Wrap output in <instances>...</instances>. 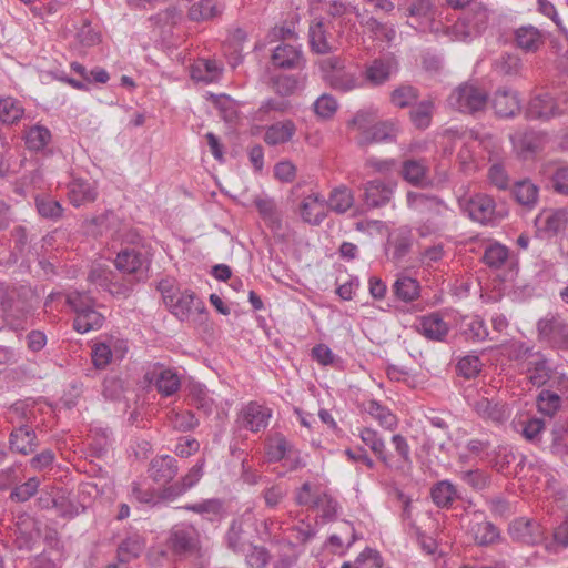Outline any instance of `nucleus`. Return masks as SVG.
<instances>
[{"label": "nucleus", "mask_w": 568, "mask_h": 568, "mask_svg": "<svg viewBox=\"0 0 568 568\" xmlns=\"http://www.w3.org/2000/svg\"><path fill=\"white\" fill-rule=\"evenodd\" d=\"M539 342L552 348L568 349V322L558 314H547L537 322Z\"/></svg>", "instance_id": "f257e3e1"}, {"label": "nucleus", "mask_w": 568, "mask_h": 568, "mask_svg": "<svg viewBox=\"0 0 568 568\" xmlns=\"http://www.w3.org/2000/svg\"><path fill=\"white\" fill-rule=\"evenodd\" d=\"M168 547L180 557L196 555L201 549L200 532L191 524H176L170 530Z\"/></svg>", "instance_id": "f03ea898"}, {"label": "nucleus", "mask_w": 568, "mask_h": 568, "mask_svg": "<svg viewBox=\"0 0 568 568\" xmlns=\"http://www.w3.org/2000/svg\"><path fill=\"white\" fill-rule=\"evenodd\" d=\"M369 118L371 115L368 113L358 112L349 123V126L361 132V136L358 138L361 144L390 142L396 138L398 128L395 122H381L375 124L371 130H366Z\"/></svg>", "instance_id": "7ed1b4c3"}, {"label": "nucleus", "mask_w": 568, "mask_h": 568, "mask_svg": "<svg viewBox=\"0 0 568 568\" xmlns=\"http://www.w3.org/2000/svg\"><path fill=\"white\" fill-rule=\"evenodd\" d=\"M452 108L465 113L483 110L487 104V94L474 84L458 87L448 98Z\"/></svg>", "instance_id": "20e7f679"}, {"label": "nucleus", "mask_w": 568, "mask_h": 568, "mask_svg": "<svg viewBox=\"0 0 568 568\" xmlns=\"http://www.w3.org/2000/svg\"><path fill=\"white\" fill-rule=\"evenodd\" d=\"M322 69L328 83L336 90L348 92L359 87L356 72L345 68L337 58H328L322 62Z\"/></svg>", "instance_id": "39448f33"}, {"label": "nucleus", "mask_w": 568, "mask_h": 568, "mask_svg": "<svg viewBox=\"0 0 568 568\" xmlns=\"http://www.w3.org/2000/svg\"><path fill=\"white\" fill-rule=\"evenodd\" d=\"M143 378L148 384L154 385L156 390L164 397L173 396L181 388L179 374L160 363L150 365Z\"/></svg>", "instance_id": "423d86ee"}, {"label": "nucleus", "mask_w": 568, "mask_h": 568, "mask_svg": "<svg viewBox=\"0 0 568 568\" xmlns=\"http://www.w3.org/2000/svg\"><path fill=\"white\" fill-rule=\"evenodd\" d=\"M358 229H363L367 234L375 239L374 244H383V240H387V244L395 248H408L413 245L410 241V232L406 229H398L389 232L388 227L378 221H369L365 224H358Z\"/></svg>", "instance_id": "0eeeda50"}, {"label": "nucleus", "mask_w": 568, "mask_h": 568, "mask_svg": "<svg viewBox=\"0 0 568 568\" xmlns=\"http://www.w3.org/2000/svg\"><path fill=\"white\" fill-rule=\"evenodd\" d=\"M521 348L520 354L525 358V372L528 381L535 387L546 385L551 377L548 359L540 352H532L530 347Z\"/></svg>", "instance_id": "6e6552de"}, {"label": "nucleus", "mask_w": 568, "mask_h": 568, "mask_svg": "<svg viewBox=\"0 0 568 568\" xmlns=\"http://www.w3.org/2000/svg\"><path fill=\"white\" fill-rule=\"evenodd\" d=\"M568 112V98H554L550 93L534 97L527 108V115L535 119H549Z\"/></svg>", "instance_id": "1a4fd4ad"}, {"label": "nucleus", "mask_w": 568, "mask_h": 568, "mask_svg": "<svg viewBox=\"0 0 568 568\" xmlns=\"http://www.w3.org/2000/svg\"><path fill=\"white\" fill-rule=\"evenodd\" d=\"M469 217L480 224H494L500 221L505 213L496 210L494 200L485 194L473 196L466 206Z\"/></svg>", "instance_id": "9d476101"}, {"label": "nucleus", "mask_w": 568, "mask_h": 568, "mask_svg": "<svg viewBox=\"0 0 568 568\" xmlns=\"http://www.w3.org/2000/svg\"><path fill=\"white\" fill-rule=\"evenodd\" d=\"M271 416L272 412L270 408L251 402L242 408L237 422L241 427L257 433L266 428Z\"/></svg>", "instance_id": "9b49d317"}, {"label": "nucleus", "mask_w": 568, "mask_h": 568, "mask_svg": "<svg viewBox=\"0 0 568 568\" xmlns=\"http://www.w3.org/2000/svg\"><path fill=\"white\" fill-rule=\"evenodd\" d=\"M471 407L478 417L495 424H503L510 417L507 405L486 396H478L473 402Z\"/></svg>", "instance_id": "f8f14e48"}, {"label": "nucleus", "mask_w": 568, "mask_h": 568, "mask_svg": "<svg viewBox=\"0 0 568 568\" xmlns=\"http://www.w3.org/2000/svg\"><path fill=\"white\" fill-rule=\"evenodd\" d=\"M326 200L316 192H311L304 196L300 205L302 219L310 224H320L326 216Z\"/></svg>", "instance_id": "ddd939ff"}, {"label": "nucleus", "mask_w": 568, "mask_h": 568, "mask_svg": "<svg viewBox=\"0 0 568 568\" xmlns=\"http://www.w3.org/2000/svg\"><path fill=\"white\" fill-rule=\"evenodd\" d=\"M204 462H197L181 480L166 486L161 493L163 499H174L194 487L203 476Z\"/></svg>", "instance_id": "4468645a"}, {"label": "nucleus", "mask_w": 568, "mask_h": 568, "mask_svg": "<svg viewBox=\"0 0 568 568\" xmlns=\"http://www.w3.org/2000/svg\"><path fill=\"white\" fill-rule=\"evenodd\" d=\"M509 534L514 539L527 545L540 542L544 536L539 524L524 518L516 519L510 524Z\"/></svg>", "instance_id": "2eb2a0df"}, {"label": "nucleus", "mask_w": 568, "mask_h": 568, "mask_svg": "<svg viewBox=\"0 0 568 568\" xmlns=\"http://www.w3.org/2000/svg\"><path fill=\"white\" fill-rule=\"evenodd\" d=\"M168 306L172 313L181 321L187 320L193 311L203 312L204 304L200 301L193 292L185 291L179 293L173 297Z\"/></svg>", "instance_id": "dca6fc26"}, {"label": "nucleus", "mask_w": 568, "mask_h": 568, "mask_svg": "<svg viewBox=\"0 0 568 568\" xmlns=\"http://www.w3.org/2000/svg\"><path fill=\"white\" fill-rule=\"evenodd\" d=\"M9 447L21 455L32 454L38 447L36 432L26 425L14 428L9 437Z\"/></svg>", "instance_id": "f3484780"}, {"label": "nucleus", "mask_w": 568, "mask_h": 568, "mask_svg": "<svg viewBox=\"0 0 568 568\" xmlns=\"http://www.w3.org/2000/svg\"><path fill=\"white\" fill-rule=\"evenodd\" d=\"M176 459L169 455L154 457L149 466V476L156 483H170L178 474Z\"/></svg>", "instance_id": "a211bd4d"}, {"label": "nucleus", "mask_w": 568, "mask_h": 568, "mask_svg": "<svg viewBox=\"0 0 568 568\" xmlns=\"http://www.w3.org/2000/svg\"><path fill=\"white\" fill-rule=\"evenodd\" d=\"M68 196L74 206L93 202L98 196L97 185L88 180L74 178L69 184Z\"/></svg>", "instance_id": "6ab92c4d"}, {"label": "nucleus", "mask_w": 568, "mask_h": 568, "mask_svg": "<svg viewBox=\"0 0 568 568\" xmlns=\"http://www.w3.org/2000/svg\"><path fill=\"white\" fill-rule=\"evenodd\" d=\"M393 453L386 450V456L390 458L392 465H385L389 469H404L412 465L410 447L407 439L400 434L392 436Z\"/></svg>", "instance_id": "aec40b11"}, {"label": "nucleus", "mask_w": 568, "mask_h": 568, "mask_svg": "<svg viewBox=\"0 0 568 568\" xmlns=\"http://www.w3.org/2000/svg\"><path fill=\"white\" fill-rule=\"evenodd\" d=\"M418 332L427 339L440 342L448 334V325L444 322L440 315L434 313L428 316H424L418 326Z\"/></svg>", "instance_id": "412c9836"}, {"label": "nucleus", "mask_w": 568, "mask_h": 568, "mask_svg": "<svg viewBox=\"0 0 568 568\" xmlns=\"http://www.w3.org/2000/svg\"><path fill=\"white\" fill-rule=\"evenodd\" d=\"M396 70L397 64L393 58L374 60L365 70V78L373 85H379L386 82Z\"/></svg>", "instance_id": "4be33fe9"}, {"label": "nucleus", "mask_w": 568, "mask_h": 568, "mask_svg": "<svg viewBox=\"0 0 568 568\" xmlns=\"http://www.w3.org/2000/svg\"><path fill=\"white\" fill-rule=\"evenodd\" d=\"M515 42L526 52H536L545 43L544 34L532 26H524L515 31Z\"/></svg>", "instance_id": "5701e85b"}, {"label": "nucleus", "mask_w": 568, "mask_h": 568, "mask_svg": "<svg viewBox=\"0 0 568 568\" xmlns=\"http://www.w3.org/2000/svg\"><path fill=\"white\" fill-rule=\"evenodd\" d=\"M430 496L434 504L440 508H449L455 500L460 499V493L450 480H440L433 485Z\"/></svg>", "instance_id": "b1692460"}, {"label": "nucleus", "mask_w": 568, "mask_h": 568, "mask_svg": "<svg viewBox=\"0 0 568 568\" xmlns=\"http://www.w3.org/2000/svg\"><path fill=\"white\" fill-rule=\"evenodd\" d=\"M116 268L123 273H136L148 264L141 251H119L114 260Z\"/></svg>", "instance_id": "393cba45"}, {"label": "nucleus", "mask_w": 568, "mask_h": 568, "mask_svg": "<svg viewBox=\"0 0 568 568\" xmlns=\"http://www.w3.org/2000/svg\"><path fill=\"white\" fill-rule=\"evenodd\" d=\"M363 409L368 413L378 424L387 429L393 430L397 427V417L389 410V408L383 406L375 399H368L363 402Z\"/></svg>", "instance_id": "a878e982"}, {"label": "nucleus", "mask_w": 568, "mask_h": 568, "mask_svg": "<svg viewBox=\"0 0 568 568\" xmlns=\"http://www.w3.org/2000/svg\"><path fill=\"white\" fill-rule=\"evenodd\" d=\"M460 333L473 343L484 342L489 335L484 320L479 316H465L460 322Z\"/></svg>", "instance_id": "bb28decb"}, {"label": "nucleus", "mask_w": 568, "mask_h": 568, "mask_svg": "<svg viewBox=\"0 0 568 568\" xmlns=\"http://www.w3.org/2000/svg\"><path fill=\"white\" fill-rule=\"evenodd\" d=\"M493 106L500 116H513L520 109V101L516 92L499 90L493 99Z\"/></svg>", "instance_id": "cd10ccee"}, {"label": "nucleus", "mask_w": 568, "mask_h": 568, "mask_svg": "<svg viewBox=\"0 0 568 568\" xmlns=\"http://www.w3.org/2000/svg\"><path fill=\"white\" fill-rule=\"evenodd\" d=\"M301 60V50L287 43L277 45L272 54L273 64L280 68H297Z\"/></svg>", "instance_id": "c85d7f7f"}, {"label": "nucleus", "mask_w": 568, "mask_h": 568, "mask_svg": "<svg viewBox=\"0 0 568 568\" xmlns=\"http://www.w3.org/2000/svg\"><path fill=\"white\" fill-rule=\"evenodd\" d=\"M393 187L379 180L367 182L365 186V202L369 206H381L389 202Z\"/></svg>", "instance_id": "c756f323"}, {"label": "nucleus", "mask_w": 568, "mask_h": 568, "mask_svg": "<svg viewBox=\"0 0 568 568\" xmlns=\"http://www.w3.org/2000/svg\"><path fill=\"white\" fill-rule=\"evenodd\" d=\"M564 213L555 210H545L535 220L537 231L546 235L555 234L564 226Z\"/></svg>", "instance_id": "7c9ffc66"}, {"label": "nucleus", "mask_w": 568, "mask_h": 568, "mask_svg": "<svg viewBox=\"0 0 568 568\" xmlns=\"http://www.w3.org/2000/svg\"><path fill=\"white\" fill-rule=\"evenodd\" d=\"M24 114V108L20 100L13 97L0 98V121L4 124L19 122Z\"/></svg>", "instance_id": "2f4dec72"}, {"label": "nucleus", "mask_w": 568, "mask_h": 568, "mask_svg": "<svg viewBox=\"0 0 568 568\" xmlns=\"http://www.w3.org/2000/svg\"><path fill=\"white\" fill-rule=\"evenodd\" d=\"M220 65L215 61L207 59H200L191 67V77L195 81L213 82L220 77Z\"/></svg>", "instance_id": "473e14b6"}, {"label": "nucleus", "mask_w": 568, "mask_h": 568, "mask_svg": "<svg viewBox=\"0 0 568 568\" xmlns=\"http://www.w3.org/2000/svg\"><path fill=\"white\" fill-rule=\"evenodd\" d=\"M362 442L367 445L375 456L384 464L392 465L390 458L386 456V445L375 429L363 428L359 433Z\"/></svg>", "instance_id": "72a5a7b5"}, {"label": "nucleus", "mask_w": 568, "mask_h": 568, "mask_svg": "<svg viewBox=\"0 0 568 568\" xmlns=\"http://www.w3.org/2000/svg\"><path fill=\"white\" fill-rule=\"evenodd\" d=\"M190 399L192 405L202 410L205 415H210L215 408V400L211 396L210 390L202 384H192L190 386Z\"/></svg>", "instance_id": "f704fd0d"}, {"label": "nucleus", "mask_w": 568, "mask_h": 568, "mask_svg": "<svg viewBox=\"0 0 568 568\" xmlns=\"http://www.w3.org/2000/svg\"><path fill=\"white\" fill-rule=\"evenodd\" d=\"M103 322L104 316L92 306L74 317L73 327L77 332L84 334L92 329H99Z\"/></svg>", "instance_id": "c9c22d12"}, {"label": "nucleus", "mask_w": 568, "mask_h": 568, "mask_svg": "<svg viewBox=\"0 0 568 568\" xmlns=\"http://www.w3.org/2000/svg\"><path fill=\"white\" fill-rule=\"evenodd\" d=\"M294 133L295 125L292 121L278 122L266 130L264 140L270 145L282 144L290 141Z\"/></svg>", "instance_id": "e433bc0d"}, {"label": "nucleus", "mask_w": 568, "mask_h": 568, "mask_svg": "<svg viewBox=\"0 0 568 568\" xmlns=\"http://www.w3.org/2000/svg\"><path fill=\"white\" fill-rule=\"evenodd\" d=\"M51 132L48 128L36 124L24 134L26 145L31 151H41L51 142Z\"/></svg>", "instance_id": "4c0bfd02"}, {"label": "nucleus", "mask_w": 568, "mask_h": 568, "mask_svg": "<svg viewBox=\"0 0 568 568\" xmlns=\"http://www.w3.org/2000/svg\"><path fill=\"white\" fill-rule=\"evenodd\" d=\"M470 531L476 544L480 546L494 544L499 538L498 528L490 521L474 523Z\"/></svg>", "instance_id": "58836bf2"}, {"label": "nucleus", "mask_w": 568, "mask_h": 568, "mask_svg": "<svg viewBox=\"0 0 568 568\" xmlns=\"http://www.w3.org/2000/svg\"><path fill=\"white\" fill-rule=\"evenodd\" d=\"M393 290L397 298L403 302H412L419 296L418 282L408 276L398 277L393 285Z\"/></svg>", "instance_id": "ea45409f"}, {"label": "nucleus", "mask_w": 568, "mask_h": 568, "mask_svg": "<svg viewBox=\"0 0 568 568\" xmlns=\"http://www.w3.org/2000/svg\"><path fill=\"white\" fill-rule=\"evenodd\" d=\"M310 43L317 53H326L332 50L326 36V28L322 21L313 22L310 27Z\"/></svg>", "instance_id": "a19ab883"}, {"label": "nucleus", "mask_w": 568, "mask_h": 568, "mask_svg": "<svg viewBox=\"0 0 568 568\" xmlns=\"http://www.w3.org/2000/svg\"><path fill=\"white\" fill-rule=\"evenodd\" d=\"M458 477L475 490H483L490 485V475L483 469H467L457 471Z\"/></svg>", "instance_id": "79ce46f5"}, {"label": "nucleus", "mask_w": 568, "mask_h": 568, "mask_svg": "<svg viewBox=\"0 0 568 568\" xmlns=\"http://www.w3.org/2000/svg\"><path fill=\"white\" fill-rule=\"evenodd\" d=\"M516 456L511 448L506 446H499L495 452L494 458L491 459V467L503 474L510 475V467L515 463Z\"/></svg>", "instance_id": "37998d69"}, {"label": "nucleus", "mask_w": 568, "mask_h": 568, "mask_svg": "<svg viewBox=\"0 0 568 568\" xmlns=\"http://www.w3.org/2000/svg\"><path fill=\"white\" fill-rule=\"evenodd\" d=\"M190 3L189 17L194 21L207 20L216 14L213 0H186Z\"/></svg>", "instance_id": "c03bdc74"}, {"label": "nucleus", "mask_w": 568, "mask_h": 568, "mask_svg": "<svg viewBox=\"0 0 568 568\" xmlns=\"http://www.w3.org/2000/svg\"><path fill=\"white\" fill-rule=\"evenodd\" d=\"M513 194L518 203L529 206L537 201L538 187L530 181H520L515 184Z\"/></svg>", "instance_id": "a18cd8bd"}, {"label": "nucleus", "mask_w": 568, "mask_h": 568, "mask_svg": "<svg viewBox=\"0 0 568 568\" xmlns=\"http://www.w3.org/2000/svg\"><path fill=\"white\" fill-rule=\"evenodd\" d=\"M144 549V542L139 537H130L121 542L118 549V557L121 562H128L139 557Z\"/></svg>", "instance_id": "49530a36"}, {"label": "nucleus", "mask_w": 568, "mask_h": 568, "mask_svg": "<svg viewBox=\"0 0 568 568\" xmlns=\"http://www.w3.org/2000/svg\"><path fill=\"white\" fill-rule=\"evenodd\" d=\"M561 405V398L555 392L544 389L537 397L538 410L547 416H552Z\"/></svg>", "instance_id": "de8ad7c7"}, {"label": "nucleus", "mask_w": 568, "mask_h": 568, "mask_svg": "<svg viewBox=\"0 0 568 568\" xmlns=\"http://www.w3.org/2000/svg\"><path fill=\"white\" fill-rule=\"evenodd\" d=\"M353 194L347 187H337L331 193L328 205L333 211L343 213L353 205Z\"/></svg>", "instance_id": "09e8293b"}, {"label": "nucleus", "mask_w": 568, "mask_h": 568, "mask_svg": "<svg viewBox=\"0 0 568 568\" xmlns=\"http://www.w3.org/2000/svg\"><path fill=\"white\" fill-rule=\"evenodd\" d=\"M402 175L407 182L418 184L426 175V166L422 161L407 160L403 163Z\"/></svg>", "instance_id": "8fccbe9b"}, {"label": "nucleus", "mask_w": 568, "mask_h": 568, "mask_svg": "<svg viewBox=\"0 0 568 568\" xmlns=\"http://www.w3.org/2000/svg\"><path fill=\"white\" fill-rule=\"evenodd\" d=\"M91 356L95 368H105L114 357L111 344L109 342L97 343L92 348Z\"/></svg>", "instance_id": "3c124183"}, {"label": "nucleus", "mask_w": 568, "mask_h": 568, "mask_svg": "<svg viewBox=\"0 0 568 568\" xmlns=\"http://www.w3.org/2000/svg\"><path fill=\"white\" fill-rule=\"evenodd\" d=\"M67 304L73 310L75 316L94 306V300L87 292H70L67 294Z\"/></svg>", "instance_id": "603ef678"}, {"label": "nucleus", "mask_w": 568, "mask_h": 568, "mask_svg": "<svg viewBox=\"0 0 568 568\" xmlns=\"http://www.w3.org/2000/svg\"><path fill=\"white\" fill-rule=\"evenodd\" d=\"M39 485L40 480L37 477H31L26 483L14 487L10 494V498L19 503H24L37 494Z\"/></svg>", "instance_id": "864d4df0"}, {"label": "nucleus", "mask_w": 568, "mask_h": 568, "mask_svg": "<svg viewBox=\"0 0 568 568\" xmlns=\"http://www.w3.org/2000/svg\"><path fill=\"white\" fill-rule=\"evenodd\" d=\"M36 203L39 214L43 217L55 220L62 214L60 203L50 196L37 197Z\"/></svg>", "instance_id": "5fc2aeb1"}, {"label": "nucleus", "mask_w": 568, "mask_h": 568, "mask_svg": "<svg viewBox=\"0 0 568 568\" xmlns=\"http://www.w3.org/2000/svg\"><path fill=\"white\" fill-rule=\"evenodd\" d=\"M432 113L433 103L422 102L410 112V119L416 128L426 129L430 124Z\"/></svg>", "instance_id": "6e6d98bb"}, {"label": "nucleus", "mask_w": 568, "mask_h": 568, "mask_svg": "<svg viewBox=\"0 0 568 568\" xmlns=\"http://www.w3.org/2000/svg\"><path fill=\"white\" fill-rule=\"evenodd\" d=\"M481 361L478 356H465L457 364L458 373L466 378L476 377L481 371Z\"/></svg>", "instance_id": "4d7b16f0"}, {"label": "nucleus", "mask_w": 568, "mask_h": 568, "mask_svg": "<svg viewBox=\"0 0 568 568\" xmlns=\"http://www.w3.org/2000/svg\"><path fill=\"white\" fill-rule=\"evenodd\" d=\"M417 98L416 91L409 85H402L393 91L390 100L392 103L398 108L409 105Z\"/></svg>", "instance_id": "13d9d810"}, {"label": "nucleus", "mask_w": 568, "mask_h": 568, "mask_svg": "<svg viewBox=\"0 0 568 568\" xmlns=\"http://www.w3.org/2000/svg\"><path fill=\"white\" fill-rule=\"evenodd\" d=\"M544 429L545 423L542 419L531 418L524 423L521 434L527 440L538 443L540 442Z\"/></svg>", "instance_id": "bf43d9fd"}, {"label": "nucleus", "mask_w": 568, "mask_h": 568, "mask_svg": "<svg viewBox=\"0 0 568 568\" xmlns=\"http://www.w3.org/2000/svg\"><path fill=\"white\" fill-rule=\"evenodd\" d=\"M314 110L318 116L327 119L336 112L337 102L333 97L323 94L315 101Z\"/></svg>", "instance_id": "052dcab7"}, {"label": "nucleus", "mask_w": 568, "mask_h": 568, "mask_svg": "<svg viewBox=\"0 0 568 568\" xmlns=\"http://www.w3.org/2000/svg\"><path fill=\"white\" fill-rule=\"evenodd\" d=\"M315 508L322 511L325 519L332 520L337 514L338 505L329 495L321 493L317 495Z\"/></svg>", "instance_id": "680f3d73"}, {"label": "nucleus", "mask_w": 568, "mask_h": 568, "mask_svg": "<svg viewBox=\"0 0 568 568\" xmlns=\"http://www.w3.org/2000/svg\"><path fill=\"white\" fill-rule=\"evenodd\" d=\"M242 534H243L242 524L234 520L231 524L230 529L226 534V541H227L229 548H231L235 552L244 550L245 544L243 541Z\"/></svg>", "instance_id": "e2e57ef3"}, {"label": "nucleus", "mask_w": 568, "mask_h": 568, "mask_svg": "<svg viewBox=\"0 0 568 568\" xmlns=\"http://www.w3.org/2000/svg\"><path fill=\"white\" fill-rule=\"evenodd\" d=\"M110 276H111V272H109L106 270V267H104L103 265L97 264V265L92 266V268L89 273L88 280L93 284H97L103 288H106L108 291H110L113 294L114 292L110 288V284H111Z\"/></svg>", "instance_id": "0e129e2a"}, {"label": "nucleus", "mask_w": 568, "mask_h": 568, "mask_svg": "<svg viewBox=\"0 0 568 568\" xmlns=\"http://www.w3.org/2000/svg\"><path fill=\"white\" fill-rule=\"evenodd\" d=\"M546 173L552 174L554 187L557 192L562 194H568V168L567 166H558L552 172V166L546 168Z\"/></svg>", "instance_id": "69168bd1"}, {"label": "nucleus", "mask_w": 568, "mask_h": 568, "mask_svg": "<svg viewBox=\"0 0 568 568\" xmlns=\"http://www.w3.org/2000/svg\"><path fill=\"white\" fill-rule=\"evenodd\" d=\"M481 260L493 268H500L508 262L513 264V257L509 255V251H485Z\"/></svg>", "instance_id": "338daca9"}, {"label": "nucleus", "mask_w": 568, "mask_h": 568, "mask_svg": "<svg viewBox=\"0 0 568 568\" xmlns=\"http://www.w3.org/2000/svg\"><path fill=\"white\" fill-rule=\"evenodd\" d=\"M268 562V554L265 548L250 546L246 554V564L251 568H264Z\"/></svg>", "instance_id": "774afa93"}]
</instances>
